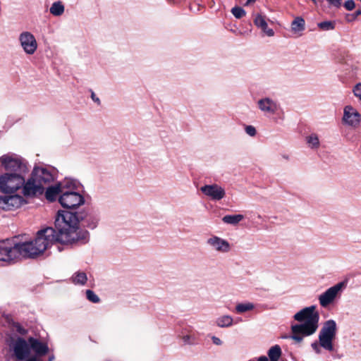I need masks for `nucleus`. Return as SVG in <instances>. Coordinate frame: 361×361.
Masks as SVG:
<instances>
[{
    "instance_id": "41",
    "label": "nucleus",
    "mask_w": 361,
    "mask_h": 361,
    "mask_svg": "<svg viewBox=\"0 0 361 361\" xmlns=\"http://www.w3.org/2000/svg\"><path fill=\"white\" fill-rule=\"evenodd\" d=\"M360 15H361V9H358L355 11V13L351 14L352 19L347 18V21L351 22L353 20H355L357 18V16H360Z\"/></svg>"
},
{
    "instance_id": "17",
    "label": "nucleus",
    "mask_w": 361,
    "mask_h": 361,
    "mask_svg": "<svg viewBox=\"0 0 361 361\" xmlns=\"http://www.w3.org/2000/svg\"><path fill=\"white\" fill-rule=\"evenodd\" d=\"M319 322H304L300 324H295L291 326L293 334H300L302 336H308L314 334L318 328Z\"/></svg>"
},
{
    "instance_id": "11",
    "label": "nucleus",
    "mask_w": 361,
    "mask_h": 361,
    "mask_svg": "<svg viewBox=\"0 0 361 361\" xmlns=\"http://www.w3.org/2000/svg\"><path fill=\"white\" fill-rule=\"evenodd\" d=\"M315 310L314 305L305 307L294 315V319L300 322H319V315Z\"/></svg>"
},
{
    "instance_id": "29",
    "label": "nucleus",
    "mask_w": 361,
    "mask_h": 361,
    "mask_svg": "<svg viewBox=\"0 0 361 361\" xmlns=\"http://www.w3.org/2000/svg\"><path fill=\"white\" fill-rule=\"evenodd\" d=\"M63 190L74 191L77 187L78 183L71 179L66 178L63 181L59 183Z\"/></svg>"
},
{
    "instance_id": "22",
    "label": "nucleus",
    "mask_w": 361,
    "mask_h": 361,
    "mask_svg": "<svg viewBox=\"0 0 361 361\" xmlns=\"http://www.w3.org/2000/svg\"><path fill=\"white\" fill-rule=\"evenodd\" d=\"M59 194H63V189H61V186L58 183L54 186L47 188L45 192V197L47 200L53 202L56 200V197Z\"/></svg>"
},
{
    "instance_id": "46",
    "label": "nucleus",
    "mask_w": 361,
    "mask_h": 361,
    "mask_svg": "<svg viewBox=\"0 0 361 361\" xmlns=\"http://www.w3.org/2000/svg\"><path fill=\"white\" fill-rule=\"evenodd\" d=\"M258 361H269V360L265 356H261L259 357Z\"/></svg>"
},
{
    "instance_id": "6",
    "label": "nucleus",
    "mask_w": 361,
    "mask_h": 361,
    "mask_svg": "<svg viewBox=\"0 0 361 361\" xmlns=\"http://www.w3.org/2000/svg\"><path fill=\"white\" fill-rule=\"evenodd\" d=\"M22 243H11L7 240L0 244V262L11 263L19 257L24 258Z\"/></svg>"
},
{
    "instance_id": "12",
    "label": "nucleus",
    "mask_w": 361,
    "mask_h": 361,
    "mask_svg": "<svg viewBox=\"0 0 361 361\" xmlns=\"http://www.w3.org/2000/svg\"><path fill=\"white\" fill-rule=\"evenodd\" d=\"M30 176L44 188L54 180L52 173L43 167H35Z\"/></svg>"
},
{
    "instance_id": "27",
    "label": "nucleus",
    "mask_w": 361,
    "mask_h": 361,
    "mask_svg": "<svg viewBox=\"0 0 361 361\" xmlns=\"http://www.w3.org/2000/svg\"><path fill=\"white\" fill-rule=\"evenodd\" d=\"M49 11L53 16H60L64 12V6L61 1H56L52 4Z\"/></svg>"
},
{
    "instance_id": "47",
    "label": "nucleus",
    "mask_w": 361,
    "mask_h": 361,
    "mask_svg": "<svg viewBox=\"0 0 361 361\" xmlns=\"http://www.w3.org/2000/svg\"><path fill=\"white\" fill-rule=\"evenodd\" d=\"M255 0H247V2L245 3V6H247L251 2H254Z\"/></svg>"
},
{
    "instance_id": "38",
    "label": "nucleus",
    "mask_w": 361,
    "mask_h": 361,
    "mask_svg": "<svg viewBox=\"0 0 361 361\" xmlns=\"http://www.w3.org/2000/svg\"><path fill=\"white\" fill-rule=\"evenodd\" d=\"M344 7L348 11H352L355 7V4L353 0H347L344 3Z\"/></svg>"
},
{
    "instance_id": "49",
    "label": "nucleus",
    "mask_w": 361,
    "mask_h": 361,
    "mask_svg": "<svg viewBox=\"0 0 361 361\" xmlns=\"http://www.w3.org/2000/svg\"><path fill=\"white\" fill-rule=\"evenodd\" d=\"M53 359H54V357H53V356H52V357H50L49 358V361H52V360H53Z\"/></svg>"
},
{
    "instance_id": "44",
    "label": "nucleus",
    "mask_w": 361,
    "mask_h": 361,
    "mask_svg": "<svg viewBox=\"0 0 361 361\" xmlns=\"http://www.w3.org/2000/svg\"><path fill=\"white\" fill-rule=\"evenodd\" d=\"M91 98L92 99L96 102L98 105H100L101 104V101L100 99H99V97H97L96 96V94H94V92L93 91H91Z\"/></svg>"
},
{
    "instance_id": "8",
    "label": "nucleus",
    "mask_w": 361,
    "mask_h": 361,
    "mask_svg": "<svg viewBox=\"0 0 361 361\" xmlns=\"http://www.w3.org/2000/svg\"><path fill=\"white\" fill-rule=\"evenodd\" d=\"M59 202L64 208L75 209L85 203V198L78 192L63 190Z\"/></svg>"
},
{
    "instance_id": "36",
    "label": "nucleus",
    "mask_w": 361,
    "mask_h": 361,
    "mask_svg": "<svg viewBox=\"0 0 361 361\" xmlns=\"http://www.w3.org/2000/svg\"><path fill=\"white\" fill-rule=\"evenodd\" d=\"M245 130L246 133L251 137H254L257 133L255 128L252 126H246Z\"/></svg>"
},
{
    "instance_id": "3",
    "label": "nucleus",
    "mask_w": 361,
    "mask_h": 361,
    "mask_svg": "<svg viewBox=\"0 0 361 361\" xmlns=\"http://www.w3.org/2000/svg\"><path fill=\"white\" fill-rule=\"evenodd\" d=\"M337 333L336 323L333 319L326 321L319 333V342L315 341L311 344L312 349L317 354L321 353L320 348L332 352L334 350L333 341Z\"/></svg>"
},
{
    "instance_id": "16",
    "label": "nucleus",
    "mask_w": 361,
    "mask_h": 361,
    "mask_svg": "<svg viewBox=\"0 0 361 361\" xmlns=\"http://www.w3.org/2000/svg\"><path fill=\"white\" fill-rule=\"evenodd\" d=\"M207 244L212 250L221 253L228 252L231 250L230 243L220 237L212 235L207 240Z\"/></svg>"
},
{
    "instance_id": "23",
    "label": "nucleus",
    "mask_w": 361,
    "mask_h": 361,
    "mask_svg": "<svg viewBox=\"0 0 361 361\" xmlns=\"http://www.w3.org/2000/svg\"><path fill=\"white\" fill-rule=\"evenodd\" d=\"M179 338L183 341L184 345H194L197 344V338L194 334H191L188 329H184L179 335Z\"/></svg>"
},
{
    "instance_id": "33",
    "label": "nucleus",
    "mask_w": 361,
    "mask_h": 361,
    "mask_svg": "<svg viewBox=\"0 0 361 361\" xmlns=\"http://www.w3.org/2000/svg\"><path fill=\"white\" fill-rule=\"evenodd\" d=\"M322 30H332L335 28V23L333 21H323L317 24Z\"/></svg>"
},
{
    "instance_id": "5",
    "label": "nucleus",
    "mask_w": 361,
    "mask_h": 361,
    "mask_svg": "<svg viewBox=\"0 0 361 361\" xmlns=\"http://www.w3.org/2000/svg\"><path fill=\"white\" fill-rule=\"evenodd\" d=\"M25 183L22 174L5 173L0 176V190L5 194H13L20 189Z\"/></svg>"
},
{
    "instance_id": "43",
    "label": "nucleus",
    "mask_w": 361,
    "mask_h": 361,
    "mask_svg": "<svg viewBox=\"0 0 361 361\" xmlns=\"http://www.w3.org/2000/svg\"><path fill=\"white\" fill-rule=\"evenodd\" d=\"M212 341L213 343L216 345H221L223 343L222 341L219 338H218L215 336H213L212 337Z\"/></svg>"
},
{
    "instance_id": "30",
    "label": "nucleus",
    "mask_w": 361,
    "mask_h": 361,
    "mask_svg": "<svg viewBox=\"0 0 361 361\" xmlns=\"http://www.w3.org/2000/svg\"><path fill=\"white\" fill-rule=\"evenodd\" d=\"M87 280V275L83 271H78L72 276V281L74 284L84 285Z\"/></svg>"
},
{
    "instance_id": "35",
    "label": "nucleus",
    "mask_w": 361,
    "mask_h": 361,
    "mask_svg": "<svg viewBox=\"0 0 361 361\" xmlns=\"http://www.w3.org/2000/svg\"><path fill=\"white\" fill-rule=\"evenodd\" d=\"M87 298L92 302L97 303L99 302V298L91 290L86 291Z\"/></svg>"
},
{
    "instance_id": "18",
    "label": "nucleus",
    "mask_w": 361,
    "mask_h": 361,
    "mask_svg": "<svg viewBox=\"0 0 361 361\" xmlns=\"http://www.w3.org/2000/svg\"><path fill=\"white\" fill-rule=\"evenodd\" d=\"M361 120L360 114L351 106H346L344 108L343 121L345 123L356 126L359 125Z\"/></svg>"
},
{
    "instance_id": "24",
    "label": "nucleus",
    "mask_w": 361,
    "mask_h": 361,
    "mask_svg": "<svg viewBox=\"0 0 361 361\" xmlns=\"http://www.w3.org/2000/svg\"><path fill=\"white\" fill-rule=\"evenodd\" d=\"M233 319L230 315H223L216 320V324L221 328H226L233 325Z\"/></svg>"
},
{
    "instance_id": "2",
    "label": "nucleus",
    "mask_w": 361,
    "mask_h": 361,
    "mask_svg": "<svg viewBox=\"0 0 361 361\" xmlns=\"http://www.w3.org/2000/svg\"><path fill=\"white\" fill-rule=\"evenodd\" d=\"M55 227L57 231L51 227H47L37 232L35 240L22 243L24 252V258H34L43 253L49 246L56 242L63 244H73L71 234H68L66 229H61L56 224Z\"/></svg>"
},
{
    "instance_id": "45",
    "label": "nucleus",
    "mask_w": 361,
    "mask_h": 361,
    "mask_svg": "<svg viewBox=\"0 0 361 361\" xmlns=\"http://www.w3.org/2000/svg\"><path fill=\"white\" fill-rule=\"evenodd\" d=\"M25 361H42V360L35 356H32Z\"/></svg>"
},
{
    "instance_id": "34",
    "label": "nucleus",
    "mask_w": 361,
    "mask_h": 361,
    "mask_svg": "<svg viewBox=\"0 0 361 361\" xmlns=\"http://www.w3.org/2000/svg\"><path fill=\"white\" fill-rule=\"evenodd\" d=\"M232 14L235 18L240 19L246 15L245 11L240 6H235L231 9Z\"/></svg>"
},
{
    "instance_id": "40",
    "label": "nucleus",
    "mask_w": 361,
    "mask_h": 361,
    "mask_svg": "<svg viewBox=\"0 0 361 361\" xmlns=\"http://www.w3.org/2000/svg\"><path fill=\"white\" fill-rule=\"evenodd\" d=\"M302 335L300 334H293V336H291V338L295 341L298 343H300L303 339Z\"/></svg>"
},
{
    "instance_id": "25",
    "label": "nucleus",
    "mask_w": 361,
    "mask_h": 361,
    "mask_svg": "<svg viewBox=\"0 0 361 361\" xmlns=\"http://www.w3.org/2000/svg\"><path fill=\"white\" fill-rule=\"evenodd\" d=\"M244 219L242 214L226 215L223 217L224 223L235 226Z\"/></svg>"
},
{
    "instance_id": "48",
    "label": "nucleus",
    "mask_w": 361,
    "mask_h": 361,
    "mask_svg": "<svg viewBox=\"0 0 361 361\" xmlns=\"http://www.w3.org/2000/svg\"><path fill=\"white\" fill-rule=\"evenodd\" d=\"M347 18L348 19H352V17H351V14H348L345 17V19L347 20Z\"/></svg>"
},
{
    "instance_id": "4",
    "label": "nucleus",
    "mask_w": 361,
    "mask_h": 361,
    "mask_svg": "<svg viewBox=\"0 0 361 361\" xmlns=\"http://www.w3.org/2000/svg\"><path fill=\"white\" fill-rule=\"evenodd\" d=\"M7 344L11 357L17 361H24L30 358V350L28 340L20 336H12Z\"/></svg>"
},
{
    "instance_id": "26",
    "label": "nucleus",
    "mask_w": 361,
    "mask_h": 361,
    "mask_svg": "<svg viewBox=\"0 0 361 361\" xmlns=\"http://www.w3.org/2000/svg\"><path fill=\"white\" fill-rule=\"evenodd\" d=\"M305 20L301 17H297L291 23V29L294 32H298L305 30Z\"/></svg>"
},
{
    "instance_id": "7",
    "label": "nucleus",
    "mask_w": 361,
    "mask_h": 361,
    "mask_svg": "<svg viewBox=\"0 0 361 361\" xmlns=\"http://www.w3.org/2000/svg\"><path fill=\"white\" fill-rule=\"evenodd\" d=\"M0 164L6 173L12 174H22L23 176L27 171L26 164L23 160L14 154H4L0 157Z\"/></svg>"
},
{
    "instance_id": "42",
    "label": "nucleus",
    "mask_w": 361,
    "mask_h": 361,
    "mask_svg": "<svg viewBox=\"0 0 361 361\" xmlns=\"http://www.w3.org/2000/svg\"><path fill=\"white\" fill-rule=\"evenodd\" d=\"M16 331L21 335H25L27 333V331L18 324L16 325Z\"/></svg>"
},
{
    "instance_id": "15",
    "label": "nucleus",
    "mask_w": 361,
    "mask_h": 361,
    "mask_svg": "<svg viewBox=\"0 0 361 361\" xmlns=\"http://www.w3.org/2000/svg\"><path fill=\"white\" fill-rule=\"evenodd\" d=\"M200 190L204 195L216 201L221 200L226 195L224 188L217 184L205 185L200 188Z\"/></svg>"
},
{
    "instance_id": "28",
    "label": "nucleus",
    "mask_w": 361,
    "mask_h": 361,
    "mask_svg": "<svg viewBox=\"0 0 361 361\" xmlns=\"http://www.w3.org/2000/svg\"><path fill=\"white\" fill-rule=\"evenodd\" d=\"M255 308V305L252 302L238 303L235 307L238 314H243L246 312L252 311Z\"/></svg>"
},
{
    "instance_id": "19",
    "label": "nucleus",
    "mask_w": 361,
    "mask_h": 361,
    "mask_svg": "<svg viewBox=\"0 0 361 361\" xmlns=\"http://www.w3.org/2000/svg\"><path fill=\"white\" fill-rule=\"evenodd\" d=\"M30 350H32L36 356L35 357H41L44 356L49 352V347L47 343L44 342L40 341L39 339L30 337L28 338Z\"/></svg>"
},
{
    "instance_id": "10",
    "label": "nucleus",
    "mask_w": 361,
    "mask_h": 361,
    "mask_svg": "<svg viewBox=\"0 0 361 361\" xmlns=\"http://www.w3.org/2000/svg\"><path fill=\"white\" fill-rule=\"evenodd\" d=\"M26 202L18 195L0 196V208L4 210H12L20 207Z\"/></svg>"
},
{
    "instance_id": "13",
    "label": "nucleus",
    "mask_w": 361,
    "mask_h": 361,
    "mask_svg": "<svg viewBox=\"0 0 361 361\" xmlns=\"http://www.w3.org/2000/svg\"><path fill=\"white\" fill-rule=\"evenodd\" d=\"M23 194L26 197H34L44 192V188L39 185L32 177H30L22 186Z\"/></svg>"
},
{
    "instance_id": "14",
    "label": "nucleus",
    "mask_w": 361,
    "mask_h": 361,
    "mask_svg": "<svg viewBox=\"0 0 361 361\" xmlns=\"http://www.w3.org/2000/svg\"><path fill=\"white\" fill-rule=\"evenodd\" d=\"M343 286V283H338L335 286L328 288L324 293L321 294L319 297L321 306L326 307L329 304H331L335 300Z\"/></svg>"
},
{
    "instance_id": "39",
    "label": "nucleus",
    "mask_w": 361,
    "mask_h": 361,
    "mask_svg": "<svg viewBox=\"0 0 361 361\" xmlns=\"http://www.w3.org/2000/svg\"><path fill=\"white\" fill-rule=\"evenodd\" d=\"M328 3L336 8H339L341 6L342 0H326Z\"/></svg>"
},
{
    "instance_id": "21",
    "label": "nucleus",
    "mask_w": 361,
    "mask_h": 361,
    "mask_svg": "<svg viewBox=\"0 0 361 361\" xmlns=\"http://www.w3.org/2000/svg\"><path fill=\"white\" fill-rule=\"evenodd\" d=\"M257 104L259 109L266 113L274 114L278 109L277 103L269 97L259 99Z\"/></svg>"
},
{
    "instance_id": "1",
    "label": "nucleus",
    "mask_w": 361,
    "mask_h": 361,
    "mask_svg": "<svg viewBox=\"0 0 361 361\" xmlns=\"http://www.w3.org/2000/svg\"><path fill=\"white\" fill-rule=\"evenodd\" d=\"M99 218L98 214L92 210L72 212L70 211H59L56 216V224L61 229H66L68 234H71L73 243L85 244L89 241V233L80 229L78 226L80 221L82 225L90 229L97 226Z\"/></svg>"
},
{
    "instance_id": "9",
    "label": "nucleus",
    "mask_w": 361,
    "mask_h": 361,
    "mask_svg": "<svg viewBox=\"0 0 361 361\" xmlns=\"http://www.w3.org/2000/svg\"><path fill=\"white\" fill-rule=\"evenodd\" d=\"M18 41L24 52L27 55L34 54L37 49V42L32 33L23 31L18 36Z\"/></svg>"
},
{
    "instance_id": "32",
    "label": "nucleus",
    "mask_w": 361,
    "mask_h": 361,
    "mask_svg": "<svg viewBox=\"0 0 361 361\" xmlns=\"http://www.w3.org/2000/svg\"><path fill=\"white\" fill-rule=\"evenodd\" d=\"M307 143L312 149H317L319 147V140L318 136L313 133L306 137Z\"/></svg>"
},
{
    "instance_id": "31",
    "label": "nucleus",
    "mask_w": 361,
    "mask_h": 361,
    "mask_svg": "<svg viewBox=\"0 0 361 361\" xmlns=\"http://www.w3.org/2000/svg\"><path fill=\"white\" fill-rule=\"evenodd\" d=\"M281 355V349L279 345H276L272 346L268 352V355L271 360H279Z\"/></svg>"
},
{
    "instance_id": "37",
    "label": "nucleus",
    "mask_w": 361,
    "mask_h": 361,
    "mask_svg": "<svg viewBox=\"0 0 361 361\" xmlns=\"http://www.w3.org/2000/svg\"><path fill=\"white\" fill-rule=\"evenodd\" d=\"M353 93L356 97L361 100V83H358L354 87Z\"/></svg>"
},
{
    "instance_id": "20",
    "label": "nucleus",
    "mask_w": 361,
    "mask_h": 361,
    "mask_svg": "<svg viewBox=\"0 0 361 361\" xmlns=\"http://www.w3.org/2000/svg\"><path fill=\"white\" fill-rule=\"evenodd\" d=\"M254 24L268 37H273L274 35V31L271 28L268 27V25L266 20V16L262 14L257 13L255 16L253 20Z\"/></svg>"
}]
</instances>
